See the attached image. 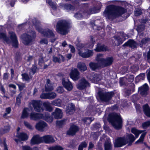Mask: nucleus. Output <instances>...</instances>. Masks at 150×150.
Listing matches in <instances>:
<instances>
[{
    "label": "nucleus",
    "mask_w": 150,
    "mask_h": 150,
    "mask_svg": "<svg viewBox=\"0 0 150 150\" xmlns=\"http://www.w3.org/2000/svg\"><path fill=\"white\" fill-rule=\"evenodd\" d=\"M126 12V10L122 7L110 5L107 6L103 13L109 19L113 20L121 16Z\"/></svg>",
    "instance_id": "f257e3e1"
},
{
    "label": "nucleus",
    "mask_w": 150,
    "mask_h": 150,
    "mask_svg": "<svg viewBox=\"0 0 150 150\" xmlns=\"http://www.w3.org/2000/svg\"><path fill=\"white\" fill-rule=\"evenodd\" d=\"M108 120L115 129H120L122 126V119L120 115L116 113H113L109 115Z\"/></svg>",
    "instance_id": "f03ea898"
},
{
    "label": "nucleus",
    "mask_w": 150,
    "mask_h": 150,
    "mask_svg": "<svg viewBox=\"0 0 150 150\" xmlns=\"http://www.w3.org/2000/svg\"><path fill=\"white\" fill-rule=\"evenodd\" d=\"M28 33L29 34L23 33L20 36L22 43L26 46L30 45L36 36L34 31L30 30Z\"/></svg>",
    "instance_id": "7ed1b4c3"
},
{
    "label": "nucleus",
    "mask_w": 150,
    "mask_h": 150,
    "mask_svg": "<svg viewBox=\"0 0 150 150\" xmlns=\"http://www.w3.org/2000/svg\"><path fill=\"white\" fill-rule=\"evenodd\" d=\"M33 23L35 25L36 29L45 36L48 38L54 37V35L52 30L48 28L43 30L40 26V22L35 19L33 20Z\"/></svg>",
    "instance_id": "20e7f679"
},
{
    "label": "nucleus",
    "mask_w": 150,
    "mask_h": 150,
    "mask_svg": "<svg viewBox=\"0 0 150 150\" xmlns=\"http://www.w3.org/2000/svg\"><path fill=\"white\" fill-rule=\"evenodd\" d=\"M68 23L65 20H61L58 22L56 25V30L62 35L67 34L68 32Z\"/></svg>",
    "instance_id": "39448f33"
},
{
    "label": "nucleus",
    "mask_w": 150,
    "mask_h": 150,
    "mask_svg": "<svg viewBox=\"0 0 150 150\" xmlns=\"http://www.w3.org/2000/svg\"><path fill=\"white\" fill-rule=\"evenodd\" d=\"M114 94L112 92H106L103 91H100L98 93V96L100 99L106 102H109L112 98Z\"/></svg>",
    "instance_id": "423d86ee"
},
{
    "label": "nucleus",
    "mask_w": 150,
    "mask_h": 150,
    "mask_svg": "<svg viewBox=\"0 0 150 150\" xmlns=\"http://www.w3.org/2000/svg\"><path fill=\"white\" fill-rule=\"evenodd\" d=\"M126 37L127 38H128L127 35L123 32L120 33L119 35L118 36H114V38L118 42L116 45L118 46L121 44L126 39Z\"/></svg>",
    "instance_id": "0eeeda50"
},
{
    "label": "nucleus",
    "mask_w": 150,
    "mask_h": 150,
    "mask_svg": "<svg viewBox=\"0 0 150 150\" xmlns=\"http://www.w3.org/2000/svg\"><path fill=\"white\" fill-rule=\"evenodd\" d=\"M32 103L35 111L41 112L43 111L44 109L40 101L33 100L32 101Z\"/></svg>",
    "instance_id": "6e6552de"
},
{
    "label": "nucleus",
    "mask_w": 150,
    "mask_h": 150,
    "mask_svg": "<svg viewBox=\"0 0 150 150\" xmlns=\"http://www.w3.org/2000/svg\"><path fill=\"white\" fill-rule=\"evenodd\" d=\"M9 36L11 40L12 46L15 48L18 47V43L16 35L15 33L12 31L9 32Z\"/></svg>",
    "instance_id": "1a4fd4ad"
},
{
    "label": "nucleus",
    "mask_w": 150,
    "mask_h": 150,
    "mask_svg": "<svg viewBox=\"0 0 150 150\" xmlns=\"http://www.w3.org/2000/svg\"><path fill=\"white\" fill-rule=\"evenodd\" d=\"M77 88L80 90H82L90 86V84L84 78H83L79 80Z\"/></svg>",
    "instance_id": "9d476101"
},
{
    "label": "nucleus",
    "mask_w": 150,
    "mask_h": 150,
    "mask_svg": "<svg viewBox=\"0 0 150 150\" xmlns=\"http://www.w3.org/2000/svg\"><path fill=\"white\" fill-rule=\"evenodd\" d=\"M70 76L71 78L74 81L78 80L80 76V72L76 68L71 69Z\"/></svg>",
    "instance_id": "9b49d317"
},
{
    "label": "nucleus",
    "mask_w": 150,
    "mask_h": 150,
    "mask_svg": "<svg viewBox=\"0 0 150 150\" xmlns=\"http://www.w3.org/2000/svg\"><path fill=\"white\" fill-rule=\"evenodd\" d=\"M149 89L148 85L146 83H145L139 88L138 91L140 94L142 96L145 97L148 94Z\"/></svg>",
    "instance_id": "f8f14e48"
},
{
    "label": "nucleus",
    "mask_w": 150,
    "mask_h": 150,
    "mask_svg": "<svg viewBox=\"0 0 150 150\" xmlns=\"http://www.w3.org/2000/svg\"><path fill=\"white\" fill-rule=\"evenodd\" d=\"M125 137H118L115 139L114 143V146L115 147H120L126 144Z\"/></svg>",
    "instance_id": "ddd939ff"
},
{
    "label": "nucleus",
    "mask_w": 150,
    "mask_h": 150,
    "mask_svg": "<svg viewBox=\"0 0 150 150\" xmlns=\"http://www.w3.org/2000/svg\"><path fill=\"white\" fill-rule=\"evenodd\" d=\"M114 61L113 58L112 57H108L104 58L101 65L103 67L110 66L112 63Z\"/></svg>",
    "instance_id": "4468645a"
},
{
    "label": "nucleus",
    "mask_w": 150,
    "mask_h": 150,
    "mask_svg": "<svg viewBox=\"0 0 150 150\" xmlns=\"http://www.w3.org/2000/svg\"><path fill=\"white\" fill-rule=\"evenodd\" d=\"M78 127L74 125H72L67 132V134L70 135H74L76 133L79 131Z\"/></svg>",
    "instance_id": "2eb2a0df"
},
{
    "label": "nucleus",
    "mask_w": 150,
    "mask_h": 150,
    "mask_svg": "<svg viewBox=\"0 0 150 150\" xmlns=\"http://www.w3.org/2000/svg\"><path fill=\"white\" fill-rule=\"evenodd\" d=\"M42 143L51 144L54 143V139L53 137L50 135H46L42 137Z\"/></svg>",
    "instance_id": "dca6fc26"
},
{
    "label": "nucleus",
    "mask_w": 150,
    "mask_h": 150,
    "mask_svg": "<svg viewBox=\"0 0 150 150\" xmlns=\"http://www.w3.org/2000/svg\"><path fill=\"white\" fill-rule=\"evenodd\" d=\"M41 143H42V137H40L38 135L33 136L31 140V144L33 145L38 144Z\"/></svg>",
    "instance_id": "f3484780"
},
{
    "label": "nucleus",
    "mask_w": 150,
    "mask_h": 150,
    "mask_svg": "<svg viewBox=\"0 0 150 150\" xmlns=\"http://www.w3.org/2000/svg\"><path fill=\"white\" fill-rule=\"evenodd\" d=\"M47 126V124L45 122L43 121H40L36 124L35 127L38 130L43 132L44 131V129Z\"/></svg>",
    "instance_id": "a211bd4d"
},
{
    "label": "nucleus",
    "mask_w": 150,
    "mask_h": 150,
    "mask_svg": "<svg viewBox=\"0 0 150 150\" xmlns=\"http://www.w3.org/2000/svg\"><path fill=\"white\" fill-rule=\"evenodd\" d=\"M79 55L83 58H86L92 56L93 54V52L92 50H88L85 52L82 51H79L78 52Z\"/></svg>",
    "instance_id": "6ab92c4d"
},
{
    "label": "nucleus",
    "mask_w": 150,
    "mask_h": 150,
    "mask_svg": "<svg viewBox=\"0 0 150 150\" xmlns=\"http://www.w3.org/2000/svg\"><path fill=\"white\" fill-rule=\"evenodd\" d=\"M137 43L134 40L129 39L128 41L124 44L122 46L123 47L128 46L129 47L134 48L137 47Z\"/></svg>",
    "instance_id": "aec40b11"
},
{
    "label": "nucleus",
    "mask_w": 150,
    "mask_h": 150,
    "mask_svg": "<svg viewBox=\"0 0 150 150\" xmlns=\"http://www.w3.org/2000/svg\"><path fill=\"white\" fill-rule=\"evenodd\" d=\"M62 84L64 87L68 91H71L73 88L71 83L68 80L62 79Z\"/></svg>",
    "instance_id": "412c9836"
},
{
    "label": "nucleus",
    "mask_w": 150,
    "mask_h": 150,
    "mask_svg": "<svg viewBox=\"0 0 150 150\" xmlns=\"http://www.w3.org/2000/svg\"><path fill=\"white\" fill-rule=\"evenodd\" d=\"M135 138L134 136L132 134H130L127 135L126 138H125L126 144L128 143V146H131L135 140Z\"/></svg>",
    "instance_id": "4be33fe9"
},
{
    "label": "nucleus",
    "mask_w": 150,
    "mask_h": 150,
    "mask_svg": "<svg viewBox=\"0 0 150 150\" xmlns=\"http://www.w3.org/2000/svg\"><path fill=\"white\" fill-rule=\"evenodd\" d=\"M52 115L56 119H61L62 117L63 113L61 110L57 108L54 112L52 113Z\"/></svg>",
    "instance_id": "5701e85b"
},
{
    "label": "nucleus",
    "mask_w": 150,
    "mask_h": 150,
    "mask_svg": "<svg viewBox=\"0 0 150 150\" xmlns=\"http://www.w3.org/2000/svg\"><path fill=\"white\" fill-rule=\"evenodd\" d=\"M75 110L74 105L72 103L69 104L66 108V112L69 115L72 114Z\"/></svg>",
    "instance_id": "b1692460"
},
{
    "label": "nucleus",
    "mask_w": 150,
    "mask_h": 150,
    "mask_svg": "<svg viewBox=\"0 0 150 150\" xmlns=\"http://www.w3.org/2000/svg\"><path fill=\"white\" fill-rule=\"evenodd\" d=\"M30 119L33 120H36L39 119H42L43 117L42 114L34 112L31 113L30 115Z\"/></svg>",
    "instance_id": "393cba45"
},
{
    "label": "nucleus",
    "mask_w": 150,
    "mask_h": 150,
    "mask_svg": "<svg viewBox=\"0 0 150 150\" xmlns=\"http://www.w3.org/2000/svg\"><path fill=\"white\" fill-rule=\"evenodd\" d=\"M95 50L98 52H102L103 51H106L108 50V49L107 46L104 45H101L98 43L97 44L96 48Z\"/></svg>",
    "instance_id": "a878e982"
},
{
    "label": "nucleus",
    "mask_w": 150,
    "mask_h": 150,
    "mask_svg": "<svg viewBox=\"0 0 150 150\" xmlns=\"http://www.w3.org/2000/svg\"><path fill=\"white\" fill-rule=\"evenodd\" d=\"M61 8L66 9L68 11L70 10H74V7L69 4H64L60 5Z\"/></svg>",
    "instance_id": "bb28decb"
},
{
    "label": "nucleus",
    "mask_w": 150,
    "mask_h": 150,
    "mask_svg": "<svg viewBox=\"0 0 150 150\" xmlns=\"http://www.w3.org/2000/svg\"><path fill=\"white\" fill-rule=\"evenodd\" d=\"M77 67L81 72H84L87 69L85 64L83 62H79L77 65Z\"/></svg>",
    "instance_id": "cd10ccee"
},
{
    "label": "nucleus",
    "mask_w": 150,
    "mask_h": 150,
    "mask_svg": "<svg viewBox=\"0 0 150 150\" xmlns=\"http://www.w3.org/2000/svg\"><path fill=\"white\" fill-rule=\"evenodd\" d=\"M143 111L145 114L148 117H150V108L148 105L146 104L143 106Z\"/></svg>",
    "instance_id": "c85d7f7f"
},
{
    "label": "nucleus",
    "mask_w": 150,
    "mask_h": 150,
    "mask_svg": "<svg viewBox=\"0 0 150 150\" xmlns=\"http://www.w3.org/2000/svg\"><path fill=\"white\" fill-rule=\"evenodd\" d=\"M50 82V81L49 79H47L46 84L45 85V91H51L53 90L52 85Z\"/></svg>",
    "instance_id": "c756f323"
},
{
    "label": "nucleus",
    "mask_w": 150,
    "mask_h": 150,
    "mask_svg": "<svg viewBox=\"0 0 150 150\" xmlns=\"http://www.w3.org/2000/svg\"><path fill=\"white\" fill-rule=\"evenodd\" d=\"M16 137L22 141H25L28 139V137L27 134L22 132L19 133H17Z\"/></svg>",
    "instance_id": "7c9ffc66"
},
{
    "label": "nucleus",
    "mask_w": 150,
    "mask_h": 150,
    "mask_svg": "<svg viewBox=\"0 0 150 150\" xmlns=\"http://www.w3.org/2000/svg\"><path fill=\"white\" fill-rule=\"evenodd\" d=\"M150 42V38L145 37L143 38L139 42V45L140 47H142L143 45H146Z\"/></svg>",
    "instance_id": "2f4dec72"
},
{
    "label": "nucleus",
    "mask_w": 150,
    "mask_h": 150,
    "mask_svg": "<svg viewBox=\"0 0 150 150\" xmlns=\"http://www.w3.org/2000/svg\"><path fill=\"white\" fill-rule=\"evenodd\" d=\"M89 66L90 68L93 70H95L96 69L102 67L100 64L98 62L96 63L91 62L89 63Z\"/></svg>",
    "instance_id": "473e14b6"
},
{
    "label": "nucleus",
    "mask_w": 150,
    "mask_h": 150,
    "mask_svg": "<svg viewBox=\"0 0 150 150\" xmlns=\"http://www.w3.org/2000/svg\"><path fill=\"white\" fill-rule=\"evenodd\" d=\"M0 39L8 44L11 42L9 38L5 34L3 33H0Z\"/></svg>",
    "instance_id": "72a5a7b5"
},
{
    "label": "nucleus",
    "mask_w": 150,
    "mask_h": 150,
    "mask_svg": "<svg viewBox=\"0 0 150 150\" xmlns=\"http://www.w3.org/2000/svg\"><path fill=\"white\" fill-rule=\"evenodd\" d=\"M43 105L46 111L50 112L52 111L53 108L51 106V104L49 101H47L43 103Z\"/></svg>",
    "instance_id": "f704fd0d"
},
{
    "label": "nucleus",
    "mask_w": 150,
    "mask_h": 150,
    "mask_svg": "<svg viewBox=\"0 0 150 150\" xmlns=\"http://www.w3.org/2000/svg\"><path fill=\"white\" fill-rule=\"evenodd\" d=\"M91 79L94 82L96 83L100 80V76L96 74H93L91 76Z\"/></svg>",
    "instance_id": "c9c22d12"
},
{
    "label": "nucleus",
    "mask_w": 150,
    "mask_h": 150,
    "mask_svg": "<svg viewBox=\"0 0 150 150\" xmlns=\"http://www.w3.org/2000/svg\"><path fill=\"white\" fill-rule=\"evenodd\" d=\"M103 56L104 55L103 54H97L96 58V61L101 64L104 59L103 58Z\"/></svg>",
    "instance_id": "e433bc0d"
},
{
    "label": "nucleus",
    "mask_w": 150,
    "mask_h": 150,
    "mask_svg": "<svg viewBox=\"0 0 150 150\" xmlns=\"http://www.w3.org/2000/svg\"><path fill=\"white\" fill-rule=\"evenodd\" d=\"M66 120H64L59 121H57L56 122V126L59 128H61L65 124Z\"/></svg>",
    "instance_id": "4c0bfd02"
},
{
    "label": "nucleus",
    "mask_w": 150,
    "mask_h": 150,
    "mask_svg": "<svg viewBox=\"0 0 150 150\" xmlns=\"http://www.w3.org/2000/svg\"><path fill=\"white\" fill-rule=\"evenodd\" d=\"M131 132L135 135L136 138H137L139 134L142 132V131H139L135 128H132L131 129Z\"/></svg>",
    "instance_id": "58836bf2"
},
{
    "label": "nucleus",
    "mask_w": 150,
    "mask_h": 150,
    "mask_svg": "<svg viewBox=\"0 0 150 150\" xmlns=\"http://www.w3.org/2000/svg\"><path fill=\"white\" fill-rule=\"evenodd\" d=\"M94 118H93L87 117L83 119L82 120L84 123L87 125L90 124L91 122L94 120Z\"/></svg>",
    "instance_id": "ea45409f"
},
{
    "label": "nucleus",
    "mask_w": 150,
    "mask_h": 150,
    "mask_svg": "<svg viewBox=\"0 0 150 150\" xmlns=\"http://www.w3.org/2000/svg\"><path fill=\"white\" fill-rule=\"evenodd\" d=\"M87 143L85 141L81 142L79 145L78 147V150H83V148L87 147Z\"/></svg>",
    "instance_id": "a19ab883"
},
{
    "label": "nucleus",
    "mask_w": 150,
    "mask_h": 150,
    "mask_svg": "<svg viewBox=\"0 0 150 150\" xmlns=\"http://www.w3.org/2000/svg\"><path fill=\"white\" fill-rule=\"evenodd\" d=\"M105 150H112L111 143L108 141H106L104 144Z\"/></svg>",
    "instance_id": "79ce46f5"
},
{
    "label": "nucleus",
    "mask_w": 150,
    "mask_h": 150,
    "mask_svg": "<svg viewBox=\"0 0 150 150\" xmlns=\"http://www.w3.org/2000/svg\"><path fill=\"white\" fill-rule=\"evenodd\" d=\"M22 79L23 81H29L31 79L28 75L25 73L22 74H21Z\"/></svg>",
    "instance_id": "37998d69"
},
{
    "label": "nucleus",
    "mask_w": 150,
    "mask_h": 150,
    "mask_svg": "<svg viewBox=\"0 0 150 150\" xmlns=\"http://www.w3.org/2000/svg\"><path fill=\"white\" fill-rule=\"evenodd\" d=\"M48 99L52 100L57 96V94L53 92L48 93Z\"/></svg>",
    "instance_id": "c03bdc74"
},
{
    "label": "nucleus",
    "mask_w": 150,
    "mask_h": 150,
    "mask_svg": "<svg viewBox=\"0 0 150 150\" xmlns=\"http://www.w3.org/2000/svg\"><path fill=\"white\" fill-rule=\"evenodd\" d=\"M146 134V133H142L139 139L135 142V144H139V143H142Z\"/></svg>",
    "instance_id": "a18cd8bd"
},
{
    "label": "nucleus",
    "mask_w": 150,
    "mask_h": 150,
    "mask_svg": "<svg viewBox=\"0 0 150 150\" xmlns=\"http://www.w3.org/2000/svg\"><path fill=\"white\" fill-rule=\"evenodd\" d=\"M52 104L54 105L57 106H60L61 104V100L59 99L52 101Z\"/></svg>",
    "instance_id": "49530a36"
},
{
    "label": "nucleus",
    "mask_w": 150,
    "mask_h": 150,
    "mask_svg": "<svg viewBox=\"0 0 150 150\" xmlns=\"http://www.w3.org/2000/svg\"><path fill=\"white\" fill-rule=\"evenodd\" d=\"M28 116V114L27 111V109L25 108L23 111L22 114L21 116V118L24 119L27 118Z\"/></svg>",
    "instance_id": "de8ad7c7"
},
{
    "label": "nucleus",
    "mask_w": 150,
    "mask_h": 150,
    "mask_svg": "<svg viewBox=\"0 0 150 150\" xmlns=\"http://www.w3.org/2000/svg\"><path fill=\"white\" fill-rule=\"evenodd\" d=\"M145 29L144 25L142 24H141L140 25H139L136 28L137 31L138 33H139L142 31H143Z\"/></svg>",
    "instance_id": "09e8293b"
},
{
    "label": "nucleus",
    "mask_w": 150,
    "mask_h": 150,
    "mask_svg": "<svg viewBox=\"0 0 150 150\" xmlns=\"http://www.w3.org/2000/svg\"><path fill=\"white\" fill-rule=\"evenodd\" d=\"M145 76V75L144 73H141L136 77V80L137 81L138 80L139 81L142 80H143L144 79Z\"/></svg>",
    "instance_id": "8fccbe9b"
},
{
    "label": "nucleus",
    "mask_w": 150,
    "mask_h": 150,
    "mask_svg": "<svg viewBox=\"0 0 150 150\" xmlns=\"http://www.w3.org/2000/svg\"><path fill=\"white\" fill-rule=\"evenodd\" d=\"M124 77L126 80H127V81L130 82L133 81L134 79L133 76L129 74L127 75Z\"/></svg>",
    "instance_id": "3c124183"
},
{
    "label": "nucleus",
    "mask_w": 150,
    "mask_h": 150,
    "mask_svg": "<svg viewBox=\"0 0 150 150\" xmlns=\"http://www.w3.org/2000/svg\"><path fill=\"white\" fill-rule=\"evenodd\" d=\"M91 37L90 42L88 43V45L87 46L88 47L90 48H92L95 43V41L93 40V37L91 36Z\"/></svg>",
    "instance_id": "603ef678"
},
{
    "label": "nucleus",
    "mask_w": 150,
    "mask_h": 150,
    "mask_svg": "<svg viewBox=\"0 0 150 150\" xmlns=\"http://www.w3.org/2000/svg\"><path fill=\"white\" fill-rule=\"evenodd\" d=\"M63 148L59 146H56L54 147H50L49 148V150H63Z\"/></svg>",
    "instance_id": "864d4df0"
},
{
    "label": "nucleus",
    "mask_w": 150,
    "mask_h": 150,
    "mask_svg": "<svg viewBox=\"0 0 150 150\" xmlns=\"http://www.w3.org/2000/svg\"><path fill=\"white\" fill-rule=\"evenodd\" d=\"M22 96L21 93L16 98V104L18 105H20L21 103V98H22Z\"/></svg>",
    "instance_id": "5fc2aeb1"
},
{
    "label": "nucleus",
    "mask_w": 150,
    "mask_h": 150,
    "mask_svg": "<svg viewBox=\"0 0 150 150\" xmlns=\"http://www.w3.org/2000/svg\"><path fill=\"white\" fill-rule=\"evenodd\" d=\"M139 69V67L138 66L133 65L131 67V71L133 73H134L138 71Z\"/></svg>",
    "instance_id": "6e6d98bb"
},
{
    "label": "nucleus",
    "mask_w": 150,
    "mask_h": 150,
    "mask_svg": "<svg viewBox=\"0 0 150 150\" xmlns=\"http://www.w3.org/2000/svg\"><path fill=\"white\" fill-rule=\"evenodd\" d=\"M150 126V121H148L143 123L142 126L144 129H146Z\"/></svg>",
    "instance_id": "4d7b16f0"
},
{
    "label": "nucleus",
    "mask_w": 150,
    "mask_h": 150,
    "mask_svg": "<svg viewBox=\"0 0 150 150\" xmlns=\"http://www.w3.org/2000/svg\"><path fill=\"white\" fill-rule=\"evenodd\" d=\"M142 13V11L141 9L137 8L134 11L135 16H138L141 15Z\"/></svg>",
    "instance_id": "13d9d810"
},
{
    "label": "nucleus",
    "mask_w": 150,
    "mask_h": 150,
    "mask_svg": "<svg viewBox=\"0 0 150 150\" xmlns=\"http://www.w3.org/2000/svg\"><path fill=\"white\" fill-rule=\"evenodd\" d=\"M75 43L78 47L81 48L83 47V45L80 43V41L78 38L77 39V40L75 42Z\"/></svg>",
    "instance_id": "bf43d9fd"
},
{
    "label": "nucleus",
    "mask_w": 150,
    "mask_h": 150,
    "mask_svg": "<svg viewBox=\"0 0 150 150\" xmlns=\"http://www.w3.org/2000/svg\"><path fill=\"white\" fill-rule=\"evenodd\" d=\"M75 43L78 47L81 48L83 47V45L80 43V41L78 38L77 39V40L75 42Z\"/></svg>",
    "instance_id": "052dcab7"
},
{
    "label": "nucleus",
    "mask_w": 150,
    "mask_h": 150,
    "mask_svg": "<svg viewBox=\"0 0 150 150\" xmlns=\"http://www.w3.org/2000/svg\"><path fill=\"white\" fill-rule=\"evenodd\" d=\"M48 3L51 7L54 10L55 9L57 8V6L56 4L53 3L51 1H49Z\"/></svg>",
    "instance_id": "680f3d73"
},
{
    "label": "nucleus",
    "mask_w": 150,
    "mask_h": 150,
    "mask_svg": "<svg viewBox=\"0 0 150 150\" xmlns=\"http://www.w3.org/2000/svg\"><path fill=\"white\" fill-rule=\"evenodd\" d=\"M24 124L29 129L32 130L33 129V127L28 122L24 121Z\"/></svg>",
    "instance_id": "e2e57ef3"
},
{
    "label": "nucleus",
    "mask_w": 150,
    "mask_h": 150,
    "mask_svg": "<svg viewBox=\"0 0 150 150\" xmlns=\"http://www.w3.org/2000/svg\"><path fill=\"white\" fill-rule=\"evenodd\" d=\"M40 98L42 99H48V93H42L40 96Z\"/></svg>",
    "instance_id": "0e129e2a"
},
{
    "label": "nucleus",
    "mask_w": 150,
    "mask_h": 150,
    "mask_svg": "<svg viewBox=\"0 0 150 150\" xmlns=\"http://www.w3.org/2000/svg\"><path fill=\"white\" fill-rule=\"evenodd\" d=\"M16 84L18 86L19 90L20 91H22L25 87V85L24 83H21Z\"/></svg>",
    "instance_id": "69168bd1"
},
{
    "label": "nucleus",
    "mask_w": 150,
    "mask_h": 150,
    "mask_svg": "<svg viewBox=\"0 0 150 150\" xmlns=\"http://www.w3.org/2000/svg\"><path fill=\"white\" fill-rule=\"evenodd\" d=\"M125 80L126 79H125V78L124 77L120 78L119 82L121 86H122L125 84Z\"/></svg>",
    "instance_id": "338daca9"
},
{
    "label": "nucleus",
    "mask_w": 150,
    "mask_h": 150,
    "mask_svg": "<svg viewBox=\"0 0 150 150\" xmlns=\"http://www.w3.org/2000/svg\"><path fill=\"white\" fill-rule=\"evenodd\" d=\"M37 70V67L35 65H33L31 69V72L33 74H35Z\"/></svg>",
    "instance_id": "774afa93"
}]
</instances>
